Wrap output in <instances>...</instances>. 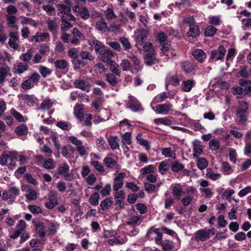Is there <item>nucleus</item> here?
I'll list each match as a JSON object with an SVG mask.
<instances>
[{"mask_svg":"<svg viewBox=\"0 0 251 251\" xmlns=\"http://www.w3.org/2000/svg\"><path fill=\"white\" fill-rule=\"evenodd\" d=\"M217 29L213 25H208L205 29L204 35L206 37H212L214 35Z\"/></svg>","mask_w":251,"mask_h":251,"instance_id":"obj_61","label":"nucleus"},{"mask_svg":"<svg viewBox=\"0 0 251 251\" xmlns=\"http://www.w3.org/2000/svg\"><path fill=\"white\" fill-rule=\"evenodd\" d=\"M193 57L199 62L202 63L206 59V54L201 49H196L192 52Z\"/></svg>","mask_w":251,"mask_h":251,"instance_id":"obj_25","label":"nucleus"},{"mask_svg":"<svg viewBox=\"0 0 251 251\" xmlns=\"http://www.w3.org/2000/svg\"><path fill=\"white\" fill-rule=\"evenodd\" d=\"M10 114L19 122H25L28 120L27 117H24L22 114L14 108L10 110Z\"/></svg>","mask_w":251,"mask_h":251,"instance_id":"obj_40","label":"nucleus"},{"mask_svg":"<svg viewBox=\"0 0 251 251\" xmlns=\"http://www.w3.org/2000/svg\"><path fill=\"white\" fill-rule=\"evenodd\" d=\"M43 166L46 169H52L55 167L54 161L51 158H48L44 160Z\"/></svg>","mask_w":251,"mask_h":251,"instance_id":"obj_64","label":"nucleus"},{"mask_svg":"<svg viewBox=\"0 0 251 251\" xmlns=\"http://www.w3.org/2000/svg\"><path fill=\"white\" fill-rule=\"evenodd\" d=\"M109 145L112 150H116L119 149L120 142L119 138L117 136H112L108 140Z\"/></svg>","mask_w":251,"mask_h":251,"instance_id":"obj_36","label":"nucleus"},{"mask_svg":"<svg viewBox=\"0 0 251 251\" xmlns=\"http://www.w3.org/2000/svg\"><path fill=\"white\" fill-rule=\"evenodd\" d=\"M206 175L207 177L214 181L219 179L221 177L220 174L214 173L210 168H207L206 169Z\"/></svg>","mask_w":251,"mask_h":251,"instance_id":"obj_41","label":"nucleus"},{"mask_svg":"<svg viewBox=\"0 0 251 251\" xmlns=\"http://www.w3.org/2000/svg\"><path fill=\"white\" fill-rule=\"evenodd\" d=\"M113 202L110 198H106L100 202V207L102 210H107L111 207Z\"/></svg>","mask_w":251,"mask_h":251,"instance_id":"obj_48","label":"nucleus"},{"mask_svg":"<svg viewBox=\"0 0 251 251\" xmlns=\"http://www.w3.org/2000/svg\"><path fill=\"white\" fill-rule=\"evenodd\" d=\"M73 10L74 12L76 13L82 19H88L90 17V12L85 7H80L78 5H75L73 8Z\"/></svg>","mask_w":251,"mask_h":251,"instance_id":"obj_18","label":"nucleus"},{"mask_svg":"<svg viewBox=\"0 0 251 251\" xmlns=\"http://www.w3.org/2000/svg\"><path fill=\"white\" fill-rule=\"evenodd\" d=\"M74 84L75 88L85 91L87 92H89L91 89L90 83L83 79L75 80Z\"/></svg>","mask_w":251,"mask_h":251,"instance_id":"obj_21","label":"nucleus"},{"mask_svg":"<svg viewBox=\"0 0 251 251\" xmlns=\"http://www.w3.org/2000/svg\"><path fill=\"white\" fill-rule=\"evenodd\" d=\"M28 128L26 124H22L18 125L15 129V133L18 136H25L27 134Z\"/></svg>","mask_w":251,"mask_h":251,"instance_id":"obj_32","label":"nucleus"},{"mask_svg":"<svg viewBox=\"0 0 251 251\" xmlns=\"http://www.w3.org/2000/svg\"><path fill=\"white\" fill-rule=\"evenodd\" d=\"M175 5L176 8L179 9H185L192 6L191 2L189 0H180L179 1L175 2L170 5L169 6Z\"/></svg>","mask_w":251,"mask_h":251,"instance_id":"obj_39","label":"nucleus"},{"mask_svg":"<svg viewBox=\"0 0 251 251\" xmlns=\"http://www.w3.org/2000/svg\"><path fill=\"white\" fill-rule=\"evenodd\" d=\"M221 171L225 175H229L233 172V170L231 165L227 162H222L221 163Z\"/></svg>","mask_w":251,"mask_h":251,"instance_id":"obj_44","label":"nucleus"},{"mask_svg":"<svg viewBox=\"0 0 251 251\" xmlns=\"http://www.w3.org/2000/svg\"><path fill=\"white\" fill-rule=\"evenodd\" d=\"M92 43L94 46L95 52L98 54H99L105 48L104 45L97 39L93 40Z\"/></svg>","mask_w":251,"mask_h":251,"instance_id":"obj_47","label":"nucleus"},{"mask_svg":"<svg viewBox=\"0 0 251 251\" xmlns=\"http://www.w3.org/2000/svg\"><path fill=\"white\" fill-rule=\"evenodd\" d=\"M226 50L224 47L220 45L216 50H212L210 53V59L214 61L222 60L225 57Z\"/></svg>","mask_w":251,"mask_h":251,"instance_id":"obj_9","label":"nucleus"},{"mask_svg":"<svg viewBox=\"0 0 251 251\" xmlns=\"http://www.w3.org/2000/svg\"><path fill=\"white\" fill-rule=\"evenodd\" d=\"M136 138L138 144L144 147L147 151H149L150 150L151 148L150 142L148 141L143 139L142 137L141 134H138L137 135Z\"/></svg>","mask_w":251,"mask_h":251,"instance_id":"obj_43","label":"nucleus"},{"mask_svg":"<svg viewBox=\"0 0 251 251\" xmlns=\"http://www.w3.org/2000/svg\"><path fill=\"white\" fill-rule=\"evenodd\" d=\"M238 75L242 77L249 78L251 75V68L249 69L247 66H243L240 68Z\"/></svg>","mask_w":251,"mask_h":251,"instance_id":"obj_42","label":"nucleus"},{"mask_svg":"<svg viewBox=\"0 0 251 251\" xmlns=\"http://www.w3.org/2000/svg\"><path fill=\"white\" fill-rule=\"evenodd\" d=\"M125 174L124 173H120L118 174L113 180V190L114 191H120L124 185L123 179L125 177Z\"/></svg>","mask_w":251,"mask_h":251,"instance_id":"obj_11","label":"nucleus"},{"mask_svg":"<svg viewBox=\"0 0 251 251\" xmlns=\"http://www.w3.org/2000/svg\"><path fill=\"white\" fill-rule=\"evenodd\" d=\"M100 198V195L98 192L93 193L89 198V201L94 206L99 204V201Z\"/></svg>","mask_w":251,"mask_h":251,"instance_id":"obj_59","label":"nucleus"},{"mask_svg":"<svg viewBox=\"0 0 251 251\" xmlns=\"http://www.w3.org/2000/svg\"><path fill=\"white\" fill-rule=\"evenodd\" d=\"M28 65L22 62L16 63L13 67L14 74L21 75L28 70Z\"/></svg>","mask_w":251,"mask_h":251,"instance_id":"obj_22","label":"nucleus"},{"mask_svg":"<svg viewBox=\"0 0 251 251\" xmlns=\"http://www.w3.org/2000/svg\"><path fill=\"white\" fill-rule=\"evenodd\" d=\"M187 195L183 197L181 200L182 204L187 206H188L192 201L193 195H196L197 194V190L193 187H189L186 191Z\"/></svg>","mask_w":251,"mask_h":251,"instance_id":"obj_10","label":"nucleus"},{"mask_svg":"<svg viewBox=\"0 0 251 251\" xmlns=\"http://www.w3.org/2000/svg\"><path fill=\"white\" fill-rule=\"evenodd\" d=\"M9 41L8 44L10 48L14 50H17L19 47L18 42L19 40V36L17 32H10L9 33Z\"/></svg>","mask_w":251,"mask_h":251,"instance_id":"obj_14","label":"nucleus"},{"mask_svg":"<svg viewBox=\"0 0 251 251\" xmlns=\"http://www.w3.org/2000/svg\"><path fill=\"white\" fill-rule=\"evenodd\" d=\"M145 61L148 65H152L155 64V56L153 53H148L145 55Z\"/></svg>","mask_w":251,"mask_h":251,"instance_id":"obj_53","label":"nucleus"},{"mask_svg":"<svg viewBox=\"0 0 251 251\" xmlns=\"http://www.w3.org/2000/svg\"><path fill=\"white\" fill-rule=\"evenodd\" d=\"M32 57V51L31 50H28L25 53H22L19 58L27 64L31 59Z\"/></svg>","mask_w":251,"mask_h":251,"instance_id":"obj_50","label":"nucleus"},{"mask_svg":"<svg viewBox=\"0 0 251 251\" xmlns=\"http://www.w3.org/2000/svg\"><path fill=\"white\" fill-rule=\"evenodd\" d=\"M22 99L29 106H34L38 100V99L33 94L22 95Z\"/></svg>","mask_w":251,"mask_h":251,"instance_id":"obj_27","label":"nucleus"},{"mask_svg":"<svg viewBox=\"0 0 251 251\" xmlns=\"http://www.w3.org/2000/svg\"><path fill=\"white\" fill-rule=\"evenodd\" d=\"M185 194L186 192L183 190L182 186L180 183H175L172 185V194L176 199H179Z\"/></svg>","mask_w":251,"mask_h":251,"instance_id":"obj_19","label":"nucleus"},{"mask_svg":"<svg viewBox=\"0 0 251 251\" xmlns=\"http://www.w3.org/2000/svg\"><path fill=\"white\" fill-rule=\"evenodd\" d=\"M173 107V105L169 102L159 104L157 105L155 109L154 107H152V110H153L156 113L162 114V115H166L168 114L169 111H170Z\"/></svg>","mask_w":251,"mask_h":251,"instance_id":"obj_12","label":"nucleus"},{"mask_svg":"<svg viewBox=\"0 0 251 251\" xmlns=\"http://www.w3.org/2000/svg\"><path fill=\"white\" fill-rule=\"evenodd\" d=\"M108 63L110 65V70L113 73L112 74L116 75L118 76H120L121 72L119 70V65L116 64L114 61L113 60H110Z\"/></svg>","mask_w":251,"mask_h":251,"instance_id":"obj_51","label":"nucleus"},{"mask_svg":"<svg viewBox=\"0 0 251 251\" xmlns=\"http://www.w3.org/2000/svg\"><path fill=\"white\" fill-rule=\"evenodd\" d=\"M164 251H175V243L170 240H164L160 243Z\"/></svg>","mask_w":251,"mask_h":251,"instance_id":"obj_33","label":"nucleus"},{"mask_svg":"<svg viewBox=\"0 0 251 251\" xmlns=\"http://www.w3.org/2000/svg\"><path fill=\"white\" fill-rule=\"evenodd\" d=\"M112 155L117 158V156L114 155V154H111L109 155H107L103 159L104 164L108 168L120 169V165L117 164L116 160L111 156Z\"/></svg>","mask_w":251,"mask_h":251,"instance_id":"obj_13","label":"nucleus"},{"mask_svg":"<svg viewBox=\"0 0 251 251\" xmlns=\"http://www.w3.org/2000/svg\"><path fill=\"white\" fill-rule=\"evenodd\" d=\"M114 53L110 50L105 48L99 54L98 57L103 62H109L114 56Z\"/></svg>","mask_w":251,"mask_h":251,"instance_id":"obj_20","label":"nucleus"},{"mask_svg":"<svg viewBox=\"0 0 251 251\" xmlns=\"http://www.w3.org/2000/svg\"><path fill=\"white\" fill-rule=\"evenodd\" d=\"M169 165L166 161H161L158 166V170L161 175H165L169 170Z\"/></svg>","mask_w":251,"mask_h":251,"instance_id":"obj_54","label":"nucleus"},{"mask_svg":"<svg viewBox=\"0 0 251 251\" xmlns=\"http://www.w3.org/2000/svg\"><path fill=\"white\" fill-rule=\"evenodd\" d=\"M50 34L48 32H37L35 35L32 36L29 41L31 42L38 43L43 42L46 39H50Z\"/></svg>","mask_w":251,"mask_h":251,"instance_id":"obj_16","label":"nucleus"},{"mask_svg":"<svg viewBox=\"0 0 251 251\" xmlns=\"http://www.w3.org/2000/svg\"><path fill=\"white\" fill-rule=\"evenodd\" d=\"M249 104L244 100L239 101L236 109V116L238 122L242 125H246L248 121Z\"/></svg>","mask_w":251,"mask_h":251,"instance_id":"obj_1","label":"nucleus"},{"mask_svg":"<svg viewBox=\"0 0 251 251\" xmlns=\"http://www.w3.org/2000/svg\"><path fill=\"white\" fill-rule=\"evenodd\" d=\"M161 154L165 157L172 158L174 159H176V150H173L171 148H163L160 149Z\"/></svg>","mask_w":251,"mask_h":251,"instance_id":"obj_31","label":"nucleus"},{"mask_svg":"<svg viewBox=\"0 0 251 251\" xmlns=\"http://www.w3.org/2000/svg\"><path fill=\"white\" fill-rule=\"evenodd\" d=\"M195 83V81L192 79L183 80L181 84L182 90L185 92H190Z\"/></svg>","mask_w":251,"mask_h":251,"instance_id":"obj_35","label":"nucleus"},{"mask_svg":"<svg viewBox=\"0 0 251 251\" xmlns=\"http://www.w3.org/2000/svg\"><path fill=\"white\" fill-rule=\"evenodd\" d=\"M53 102L52 100L49 98H46L44 100L39 107L37 108V110H42L43 111H46L49 110L53 105Z\"/></svg>","mask_w":251,"mask_h":251,"instance_id":"obj_38","label":"nucleus"},{"mask_svg":"<svg viewBox=\"0 0 251 251\" xmlns=\"http://www.w3.org/2000/svg\"><path fill=\"white\" fill-rule=\"evenodd\" d=\"M36 233L40 238L44 237L46 235V229L42 222H35L34 224Z\"/></svg>","mask_w":251,"mask_h":251,"instance_id":"obj_28","label":"nucleus"},{"mask_svg":"<svg viewBox=\"0 0 251 251\" xmlns=\"http://www.w3.org/2000/svg\"><path fill=\"white\" fill-rule=\"evenodd\" d=\"M180 66L182 71L186 74H189L192 72L195 68L192 62L187 60L181 62Z\"/></svg>","mask_w":251,"mask_h":251,"instance_id":"obj_29","label":"nucleus"},{"mask_svg":"<svg viewBox=\"0 0 251 251\" xmlns=\"http://www.w3.org/2000/svg\"><path fill=\"white\" fill-rule=\"evenodd\" d=\"M25 197L29 200L34 201L37 199V195L36 191L31 188H27Z\"/></svg>","mask_w":251,"mask_h":251,"instance_id":"obj_55","label":"nucleus"},{"mask_svg":"<svg viewBox=\"0 0 251 251\" xmlns=\"http://www.w3.org/2000/svg\"><path fill=\"white\" fill-rule=\"evenodd\" d=\"M116 75L112 73H108L105 76L106 81L112 86H115L118 83V78Z\"/></svg>","mask_w":251,"mask_h":251,"instance_id":"obj_46","label":"nucleus"},{"mask_svg":"<svg viewBox=\"0 0 251 251\" xmlns=\"http://www.w3.org/2000/svg\"><path fill=\"white\" fill-rule=\"evenodd\" d=\"M73 35V38L71 40V43L74 46L78 45L80 44L81 41L84 39V36L81 33L77 28H74L72 31Z\"/></svg>","mask_w":251,"mask_h":251,"instance_id":"obj_15","label":"nucleus"},{"mask_svg":"<svg viewBox=\"0 0 251 251\" xmlns=\"http://www.w3.org/2000/svg\"><path fill=\"white\" fill-rule=\"evenodd\" d=\"M58 10V15L63 20L74 21L75 17L71 13V7L63 4L57 5Z\"/></svg>","mask_w":251,"mask_h":251,"instance_id":"obj_3","label":"nucleus"},{"mask_svg":"<svg viewBox=\"0 0 251 251\" xmlns=\"http://www.w3.org/2000/svg\"><path fill=\"white\" fill-rule=\"evenodd\" d=\"M19 194L20 190L18 188L11 187L8 191L5 190L3 192L2 199L4 201L9 200L11 202H13Z\"/></svg>","mask_w":251,"mask_h":251,"instance_id":"obj_7","label":"nucleus"},{"mask_svg":"<svg viewBox=\"0 0 251 251\" xmlns=\"http://www.w3.org/2000/svg\"><path fill=\"white\" fill-rule=\"evenodd\" d=\"M58 203V200L54 196H50L49 198V201L45 203L46 207L49 209H53Z\"/></svg>","mask_w":251,"mask_h":251,"instance_id":"obj_45","label":"nucleus"},{"mask_svg":"<svg viewBox=\"0 0 251 251\" xmlns=\"http://www.w3.org/2000/svg\"><path fill=\"white\" fill-rule=\"evenodd\" d=\"M126 107L133 112H143L144 109L139 101L134 97L130 96L126 102Z\"/></svg>","mask_w":251,"mask_h":251,"instance_id":"obj_5","label":"nucleus"},{"mask_svg":"<svg viewBox=\"0 0 251 251\" xmlns=\"http://www.w3.org/2000/svg\"><path fill=\"white\" fill-rule=\"evenodd\" d=\"M188 37L196 38L200 34L199 26L197 25H191L189 26V30L187 33Z\"/></svg>","mask_w":251,"mask_h":251,"instance_id":"obj_37","label":"nucleus"},{"mask_svg":"<svg viewBox=\"0 0 251 251\" xmlns=\"http://www.w3.org/2000/svg\"><path fill=\"white\" fill-rule=\"evenodd\" d=\"M107 27L106 23L104 21H98L96 23V28L101 33H103L106 31Z\"/></svg>","mask_w":251,"mask_h":251,"instance_id":"obj_57","label":"nucleus"},{"mask_svg":"<svg viewBox=\"0 0 251 251\" xmlns=\"http://www.w3.org/2000/svg\"><path fill=\"white\" fill-rule=\"evenodd\" d=\"M91 164L97 171L101 173H104L105 172V169L103 166L101 165L100 163L98 161H92L91 162Z\"/></svg>","mask_w":251,"mask_h":251,"instance_id":"obj_63","label":"nucleus"},{"mask_svg":"<svg viewBox=\"0 0 251 251\" xmlns=\"http://www.w3.org/2000/svg\"><path fill=\"white\" fill-rule=\"evenodd\" d=\"M171 168L173 172L177 173L183 170L184 166L178 161H175L171 163Z\"/></svg>","mask_w":251,"mask_h":251,"instance_id":"obj_49","label":"nucleus"},{"mask_svg":"<svg viewBox=\"0 0 251 251\" xmlns=\"http://www.w3.org/2000/svg\"><path fill=\"white\" fill-rule=\"evenodd\" d=\"M147 237L150 240H154L155 243L160 245L162 242L163 234L160 228L149 229L146 234Z\"/></svg>","mask_w":251,"mask_h":251,"instance_id":"obj_6","label":"nucleus"},{"mask_svg":"<svg viewBox=\"0 0 251 251\" xmlns=\"http://www.w3.org/2000/svg\"><path fill=\"white\" fill-rule=\"evenodd\" d=\"M10 70V68L7 65L0 67V84L4 82L6 77L12 75Z\"/></svg>","mask_w":251,"mask_h":251,"instance_id":"obj_23","label":"nucleus"},{"mask_svg":"<svg viewBox=\"0 0 251 251\" xmlns=\"http://www.w3.org/2000/svg\"><path fill=\"white\" fill-rule=\"evenodd\" d=\"M209 148L212 151H217L220 148V141L218 139H212L209 143Z\"/></svg>","mask_w":251,"mask_h":251,"instance_id":"obj_62","label":"nucleus"},{"mask_svg":"<svg viewBox=\"0 0 251 251\" xmlns=\"http://www.w3.org/2000/svg\"><path fill=\"white\" fill-rule=\"evenodd\" d=\"M54 65L56 69L61 70H68L69 62L64 59H60L55 60Z\"/></svg>","mask_w":251,"mask_h":251,"instance_id":"obj_34","label":"nucleus"},{"mask_svg":"<svg viewBox=\"0 0 251 251\" xmlns=\"http://www.w3.org/2000/svg\"><path fill=\"white\" fill-rule=\"evenodd\" d=\"M127 242V238L126 236H124L121 237L117 236L113 238L109 239L107 240V243L111 246L123 245Z\"/></svg>","mask_w":251,"mask_h":251,"instance_id":"obj_26","label":"nucleus"},{"mask_svg":"<svg viewBox=\"0 0 251 251\" xmlns=\"http://www.w3.org/2000/svg\"><path fill=\"white\" fill-rule=\"evenodd\" d=\"M48 29L52 32H55L57 28V23L54 20L49 19L47 21Z\"/></svg>","mask_w":251,"mask_h":251,"instance_id":"obj_58","label":"nucleus"},{"mask_svg":"<svg viewBox=\"0 0 251 251\" xmlns=\"http://www.w3.org/2000/svg\"><path fill=\"white\" fill-rule=\"evenodd\" d=\"M21 23L23 25H29L33 27H36L37 25V23L34 20L27 17H23L21 21Z\"/></svg>","mask_w":251,"mask_h":251,"instance_id":"obj_56","label":"nucleus"},{"mask_svg":"<svg viewBox=\"0 0 251 251\" xmlns=\"http://www.w3.org/2000/svg\"><path fill=\"white\" fill-rule=\"evenodd\" d=\"M69 141L76 147V150L81 156H83L88 153L86 148L82 144L81 140L74 136L69 137Z\"/></svg>","mask_w":251,"mask_h":251,"instance_id":"obj_8","label":"nucleus"},{"mask_svg":"<svg viewBox=\"0 0 251 251\" xmlns=\"http://www.w3.org/2000/svg\"><path fill=\"white\" fill-rule=\"evenodd\" d=\"M74 114L80 122H82L85 117L84 113L83 105L82 104L77 105L74 107Z\"/></svg>","mask_w":251,"mask_h":251,"instance_id":"obj_30","label":"nucleus"},{"mask_svg":"<svg viewBox=\"0 0 251 251\" xmlns=\"http://www.w3.org/2000/svg\"><path fill=\"white\" fill-rule=\"evenodd\" d=\"M179 84V80L176 75H168L165 80V87L167 90H169V86L172 85L176 86Z\"/></svg>","mask_w":251,"mask_h":251,"instance_id":"obj_24","label":"nucleus"},{"mask_svg":"<svg viewBox=\"0 0 251 251\" xmlns=\"http://www.w3.org/2000/svg\"><path fill=\"white\" fill-rule=\"evenodd\" d=\"M202 146L199 143L195 144L193 145V156L198 158L202 153Z\"/></svg>","mask_w":251,"mask_h":251,"instance_id":"obj_52","label":"nucleus"},{"mask_svg":"<svg viewBox=\"0 0 251 251\" xmlns=\"http://www.w3.org/2000/svg\"><path fill=\"white\" fill-rule=\"evenodd\" d=\"M141 217L139 215H133L131 216L127 222L128 225H134L141 223Z\"/></svg>","mask_w":251,"mask_h":251,"instance_id":"obj_60","label":"nucleus"},{"mask_svg":"<svg viewBox=\"0 0 251 251\" xmlns=\"http://www.w3.org/2000/svg\"><path fill=\"white\" fill-rule=\"evenodd\" d=\"M40 76L39 74L35 72L27 77V79L23 82L21 87L24 90H29L37 85L39 82Z\"/></svg>","mask_w":251,"mask_h":251,"instance_id":"obj_4","label":"nucleus"},{"mask_svg":"<svg viewBox=\"0 0 251 251\" xmlns=\"http://www.w3.org/2000/svg\"><path fill=\"white\" fill-rule=\"evenodd\" d=\"M161 46L162 54L164 55H166L168 58L173 57L176 55V53L173 51L172 50H170L171 45L170 42L166 41L163 43L160 44Z\"/></svg>","mask_w":251,"mask_h":251,"instance_id":"obj_17","label":"nucleus"},{"mask_svg":"<svg viewBox=\"0 0 251 251\" xmlns=\"http://www.w3.org/2000/svg\"><path fill=\"white\" fill-rule=\"evenodd\" d=\"M215 234L214 228L211 229H201L197 231L195 235V239L197 242H205L209 239L211 236Z\"/></svg>","mask_w":251,"mask_h":251,"instance_id":"obj_2","label":"nucleus"}]
</instances>
